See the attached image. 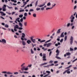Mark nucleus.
<instances>
[{
	"instance_id": "1",
	"label": "nucleus",
	"mask_w": 77,
	"mask_h": 77,
	"mask_svg": "<svg viewBox=\"0 0 77 77\" xmlns=\"http://www.w3.org/2000/svg\"><path fill=\"white\" fill-rule=\"evenodd\" d=\"M17 29H19V30H23V29L22 27H19L18 25H16L14 27V30L15 31V32H17Z\"/></svg>"
},
{
	"instance_id": "2",
	"label": "nucleus",
	"mask_w": 77,
	"mask_h": 77,
	"mask_svg": "<svg viewBox=\"0 0 77 77\" xmlns=\"http://www.w3.org/2000/svg\"><path fill=\"white\" fill-rule=\"evenodd\" d=\"M56 53H57V54L56 55V56H55V57L58 59H61V58L57 56H59V53H60V52L59 51L58 49H57L56 50Z\"/></svg>"
},
{
	"instance_id": "3",
	"label": "nucleus",
	"mask_w": 77,
	"mask_h": 77,
	"mask_svg": "<svg viewBox=\"0 0 77 77\" xmlns=\"http://www.w3.org/2000/svg\"><path fill=\"white\" fill-rule=\"evenodd\" d=\"M22 37L20 38L21 40H22V41H24V40L27 41V39L26 38H25V36H26L25 34L24 33H22Z\"/></svg>"
},
{
	"instance_id": "4",
	"label": "nucleus",
	"mask_w": 77,
	"mask_h": 77,
	"mask_svg": "<svg viewBox=\"0 0 77 77\" xmlns=\"http://www.w3.org/2000/svg\"><path fill=\"white\" fill-rule=\"evenodd\" d=\"M75 17H74L73 16V15H72L69 18V19H70L71 20L70 21L71 23H73L74 22V20L75 19Z\"/></svg>"
},
{
	"instance_id": "5",
	"label": "nucleus",
	"mask_w": 77,
	"mask_h": 77,
	"mask_svg": "<svg viewBox=\"0 0 77 77\" xmlns=\"http://www.w3.org/2000/svg\"><path fill=\"white\" fill-rule=\"evenodd\" d=\"M43 60L46 61V60H47V59H46V54H43Z\"/></svg>"
},
{
	"instance_id": "6",
	"label": "nucleus",
	"mask_w": 77,
	"mask_h": 77,
	"mask_svg": "<svg viewBox=\"0 0 77 77\" xmlns=\"http://www.w3.org/2000/svg\"><path fill=\"white\" fill-rule=\"evenodd\" d=\"M2 10V8H0V14H2L1 15L2 16H5V15H6V14L4 13V12L3 11H1Z\"/></svg>"
},
{
	"instance_id": "7",
	"label": "nucleus",
	"mask_w": 77,
	"mask_h": 77,
	"mask_svg": "<svg viewBox=\"0 0 77 77\" xmlns=\"http://www.w3.org/2000/svg\"><path fill=\"white\" fill-rule=\"evenodd\" d=\"M2 73H3L4 74H13V73H11L9 72H7L6 71H4L2 72Z\"/></svg>"
},
{
	"instance_id": "8",
	"label": "nucleus",
	"mask_w": 77,
	"mask_h": 77,
	"mask_svg": "<svg viewBox=\"0 0 77 77\" xmlns=\"http://www.w3.org/2000/svg\"><path fill=\"white\" fill-rule=\"evenodd\" d=\"M6 5H3V6L2 7V11H6Z\"/></svg>"
},
{
	"instance_id": "9",
	"label": "nucleus",
	"mask_w": 77,
	"mask_h": 77,
	"mask_svg": "<svg viewBox=\"0 0 77 77\" xmlns=\"http://www.w3.org/2000/svg\"><path fill=\"white\" fill-rule=\"evenodd\" d=\"M70 41V44L71 45H72V43H73V37H72V36L71 37Z\"/></svg>"
},
{
	"instance_id": "10",
	"label": "nucleus",
	"mask_w": 77,
	"mask_h": 77,
	"mask_svg": "<svg viewBox=\"0 0 77 77\" xmlns=\"http://www.w3.org/2000/svg\"><path fill=\"white\" fill-rule=\"evenodd\" d=\"M2 41L0 40V42H2V43L3 42V44H4V43L5 44H6V40L4 39H2Z\"/></svg>"
},
{
	"instance_id": "11",
	"label": "nucleus",
	"mask_w": 77,
	"mask_h": 77,
	"mask_svg": "<svg viewBox=\"0 0 77 77\" xmlns=\"http://www.w3.org/2000/svg\"><path fill=\"white\" fill-rule=\"evenodd\" d=\"M45 5V3H43V5H38V7H39V8H42V7H43Z\"/></svg>"
},
{
	"instance_id": "12",
	"label": "nucleus",
	"mask_w": 77,
	"mask_h": 77,
	"mask_svg": "<svg viewBox=\"0 0 77 77\" xmlns=\"http://www.w3.org/2000/svg\"><path fill=\"white\" fill-rule=\"evenodd\" d=\"M63 33H64V32H63L60 35V37L61 38H63L64 36H65V35H63Z\"/></svg>"
},
{
	"instance_id": "13",
	"label": "nucleus",
	"mask_w": 77,
	"mask_h": 77,
	"mask_svg": "<svg viewBox=\"0 0 77 77\" xmlns=\"http://www.w3.org/2000/svg\"><path fill=\"white\" fill-rule=\"evenodd\" d=\"M25 68H26V66H24L23 67L21 68V69L22 71H24Z\"/></svg>"
},
{
	"instance_id": "14",
	"label": "nucleus",
	"mask_w": 77,
	"mask_h": 77,
	"mask_svg": "<svg viewBox=\"0 0 77 77\" xmlns=\"http://www.w3.org/2000/svg\"><path fill=\"white\" fill-rule=\"evenodd\" d=\"M25 68H26V66H24L23 67L21 68V69L22 71H24Z\"/></svg>"
},
{
	"instance_id": "15",
	"label": "nucleus",
	"mask_w": 77,
	"mask_h": 77,
	"mask_svg": "<svg viewBox=\"0 0 77 77\" xmlns=\"http://www.w3.org/2000/svg\"><path fill=\"white\" fill-rule=\"evenodd\" d=\"M25 68H26V66H24L23 67L21 68V69L22 71H24Z\"/></svg>"
},
{
	"instance_id": "16",
	"label": "nucleus",
	"mask_w": 77,
	"mask_h": 77,
	"mask_svg": "<svg viewBox=\"0 0 77 77\" xmlns=\"http://www.w3.org/2000/svg\"><path fill=\"white\" fill-rule=\"evenodd\" d=\"M27 43V44H30V43H31V42H31V41L29 40H28L27 42H26Z\"/></svg>"
},
{
	"instance_id": "17",
	"label": "nucleus",
	"mask_w": 77,
	"mask_h": 77,
	"mask_svg": "<svg viewBox=\"0 0 77 77\" xmlns=\"http://www.w3.org/2000/svg\"><path fill=\"white\" fill-rule=\"evenodd\" d=\"M51 43H49L47 44V47H49L51 45Z\"/></svg>"
},
{
	"instance_id": "18",
	"label": "nucleus",
	"mask_w": 77,
	"mask_h": 77,
	"mask_svg": "<svg viewBox=\"0 0 77 77\" xmlns=\"http://www.w3.org/2000/svg\"><path fill=\"white\" fill-rule=\"evenodd\" d=\"M20 18L19 17H18L17 19H16V21H17L18 23H20Z\"/></svg>"
},
{
	"instance_id": "19",
	"label": "nucleus",
	"mask_w": 77,
	"mask_h": 77,
	"mask_svg": "<svg viewBox=\"0 0 77 77\" xmlns=\"http://www.w3.org/2000/svg\"><path fill=\"white\" fill-rule=\"evenodd\" d=\"M22 43L23 45H24V46L26 45V43L24 41V40H22Z\"/></svg>"
},
{
	"instance_id": "20",
	"label": "nucleus",
	"mask_w": 77,
	"mask_h": 77,
	"mask_svg": "<svg viewBox=\"0 0 77 77\" xmlns=\"http://www.w3.org/2000/svg\"><path fill=\"white\" fill-rule=\"evenodd\" d=\"M48 63H43L42 64H41L40 65V66H43V65H46Z\"/></svg>"
},
{
	"instance_id": "21",
	"label": "nucleus",
	"mask_w": 77,
	"mask_h": 77,
	"mask_svg": "<svg viewBox=\"0 0 77 77\" xmlns=\"http://www.w3.org/2000/svg\"><path fill=\"white\" fill-rule=\"evenodd\" d=\"M61 30V29H59L57 32V34H59V33H60V30Z\"/></svg>"
},
{
	"instance_id": "22",
	"label": "nucleus",
	"mask_w": 77,
	"mask_h": 77,
	"mask_svg": "<svg viewBox=\"0 0 77 77\" xmlns=\"http://www.w3.org/2000/svg\"><path fill=\"white\" fill-rule=\"evenodd\" d=\"M19 24L20 27H23V24H22V23H21L20 22H19Z\"/></svg>"
},
{
	"instance_id": "23",
	"label": "nucleus",
	"mask_w": 77,
	"mask_h": 77,
	"mask_svg": "<svg viewBox=\"0 0 77 77\" xmlns=\"http://www.w3.org/2000/svg\"><path fill=\"white\" fill-rule=\"evenodd\" d=\"M66 54L67 56H70V55H71V53L69 52H67L66 53Z\"/></svg>"
},
{
	"instance_id": "24",
	"label": "nucleus",
	"mask_w": 77,
	"mask_h": 77,
	"mask_svg": "<svg viewBox=\"0 0 77 77\" xmlns=\"http://www.w3.org/2000/svg\"><path fill=\"white\" fill-rule=\"evenodd\" d=\"M42 50H44V51H46V50H47V48H42Z\"/></svg>"
},
{
	"instance_id": "25",
	"label": "nucleus",
	"mask_w": 77,
	"mask_h": 77,
	"mask_svg": "<svg viewBox=\"0 0 77 77\" xmlns=\"http://www.w3.org/2000/svg\"><path fill=\"white\" fill-rule=\"evenodd\" d=\"M23 24L24 26H27V22H24Z\"/></svg>"
},
{
	"instance_id": "26",
	"label": "nucleus",
	"mask_w": 77,
	"mask_h": 77,
	"mask_svg": "<svg viewBox=\"0 0 77 77\" xmlns=\"http://www.w3.org/2000/svg\"><path fill=\"white\" fill-rule=\"evenodd\" d=\"M31 41L33 43H35V41H36V39H33L31 40Z\"/></svg>"
},
{
	"instance_id": "27",
	"label": "nucleus",
	"mask_w": 77,
	"mask_h": 77,
	"mask_svg": "<svg viewBox=\"0 0 77 77\" xmlns=\"http://www.w3.org/2000/svg\"><path fill=\"white\" fill-rule=\"evenodd\" d=\"M31 54H33L34 53V51H33L32 49H31Z\"/></svg>"
},
{
	"instance_id": "28",
	"label": "nucleus",
	"mask_w": 77,
	"mask_h": 77,
	"mask_svg": "<svg viewBox=\"0 0 77 77\" xmlns=\"http://www.w3.org/2000/svg\"><path fill=\"white\" fill-rule=\"evenodd\" d=\"M33 17H34L35 18L36 17V14H33Z\"/></svg>"
},
{
	"instance_id": "29",
	"label": "nucleus",
	"mask_w": 77,
	"mask_h": 77,
	"mask_svg": "<svg viewBox=\"0 0 77 77\" xmlns=\"http://www.w3.org/2000/svg\"><path fill=\"white\" fill-rule=\"evenodd\" d=\"M52 9V8H46V11H48V10H49V9Z\"/></svg>"
},
{
	"instance_id": "30",
	"label": "nucleus",
	"mask_w": 77,
	"mask_h": 77,
	"mask_svg": "<svg viewBox=\"0 0 77 77\" xmlns=\"http://www.w3.org/2000/svg\"><path fill=\"white\" fill-rule=\"evenodd\" d=\"M38 1H37L35 3V7H36V6H37V5H38Z\"/></svg>"
},
{
	"instance_id": "31",
	"label": "nucleus",
	"mask_w": 77,
	"mask_h": 77,
	"mask_svg": "<svg viewBox=\"0 0 77 77\" xmlns=\"http://www.w3.org/2000/svg\"><path fill=\"white\" fill-rule=\"evenodd\" d=\"M5 27H6L7 28H8L9 27V26H8V25L7 24H6L5 25Z\"/></svg>"
},
{
	"instance_id": "32",
	"label": "nucleus",
	"mask_w": 77,
	"mask_h": 77,
	"mask_svg": "<svg viewBox=\"0 0 77 77\" xmlns=\"http://www.w3.org/2000/svg\"><path fill=\"white\" fill-rule=\"evenodd\" d=\"M24 16L25 17H27V13H24Z\"/></svg>"
},
{
	"instance_id": "33",
	"label": "nucleus",
	"mask_w": 77,
	"mask_h": 77,
	"mask_svg": "<svg viewBox=\"0 0 77 77\" xmlns=\"http://www.w3.org/2000/svg\"><path fill=\"white\" fill-rule=\"evenodd\" d=\"M34 38V36H32L30 37V39L31 40V41H32V40H33V38Z\"/></svg>"
},
{
	"instance_id": "34",
	"label": "nucleus",
	"mask_w": 77,
	"mask_h": 77,
	"mask_svg": "<svg viewBox=\"0 0 77 77\" xmlns=\"http://www.w3.org/2000/svg\"><path fill=\"white\" fill-rule=\"evenodd\" d=\"M23 17V14L20 15L19 16V17L20 18H22Z\"/></svg>"
},
{
	"instance_id": "35",
	"label": "nucleus",
	"mask_w": 77,
	"mask_h": 77,
	"mask_svg": "<svg viewBox=\"0 0 77 77\" xmlns=\"http://www.w3.org/2000/svg\"><path fill=\"white\" fill-rule=\"evenodd\" d=\"M50 5H51V3H50V2H48L47 4V5L48 6H50Z\"/></svg>"
},
{
	"instance_id": "36",
	"label": "nucleus",
	"mask_w": 77,
	"mask_h": 77,
	"mask_svg": "<svg viewBox=\"0 0 77 77\" xmlns=\"http://www.w3.org/2000/svg\"><path fill=\"white\" fill-rule=\"evenodd\" d=\"M45 42V40H43L41 41V43H42V42Z\"/></svg>"
},
{
	"instance_id": "37",
	"label": "nucleus",
	"mask_w": 77,
	"mask_h": 77,
	"mask_svg": "<svg viewBox=\"0 0 77 77\" xmlns=\"http://www.w3.org/2000/svg\"><path fill=\"white\" fill-rule=\"evenodd\" d=\"M46 73H48V74H50L51 73V72H50L49 71H46Z\"/></svg>"
},
{
	"instance_id": "38",
	"label": "nucleus",
	"mask_w": 77,
	"mask_h": 77,
	"mask_svg": "<svg viewBox=\"0 0 77 77\" xmlns=\"http://www.w3.org/2000/svg\"><path fill=\"white\" fill-rule=\"evenodd\" d=\"M54 49V48H52L51 49H49L48 50V51H52V50H53Z\"/></svg>"
},
{
	"instance_id": "39",
	"label": "nucleus",
	"mask_w": 77,
	"mask_h": 77,
	"mask_svg": "<svg viewBox=\"0 0 77 77\" xmlns=\"http://www.w3.org/2000/svg\"><path fill=\"white\" fill-rule=\"evenodd\" d=\"M33 11H34V10L33 9H30L29 10V12H33Z\"/></svg>"
},
{
	"instance_id": "40",
	"label": "nucleus",
	"mask_w": 77,
	"mask_h": 77,
	"mask_svg": "<svg viewBox=\"0 0 77 77\" xmlns=\"http://www.w3.org/2000/svg\"><path fill=\"white\" fill-rule=\"evenodd\" d=\"M24 11V9H23L22 10H20L19 11V12H23Z\"/></svg>"
},
{
	"instance_id": "41",
	"label": "nucleus",
	"mask_w": 77,
	"mask_h": 77,
	"mask_svg": "<svg viewBox=\"0 0 77 77\" xmlns=\"http://www.w3.org/2000/svg\"><path fill=\"white\" fill-rule=\"evenodd\" d=\"M28 67H26V68H25L24 69V70L25 71H27V70H28Z\"/></svg>"
},
{
	"instance_id": "42",
	"label": "nucleus",
	"mask_w": 77,
	"mask_h": 77,
	"mask_svg": "<svg viewBox=\"0 0 77 77\" xmlns=\"http://www.w3.org/2000/svg\"><path fill=\"white\" fill-rule=\"evenodd\" d=\"M66 39H67V36L66 35L64 38V41H66Z\"/></svg>"
},
{
	"instance_id": "43",
	"label": "nucleus",
	"mask_w": 77,
	"mask_h": 77,
	"mask_svg": "<svg viewBox=\"0 0 77 77\" xmlns=\"http://www.w3.org/2000/svg\"><path fill=\"white\" fill-rule=\"evenodd\" d=\"M51 41V39H50L49 40L47 41L46 42H45V43H47V42H50Z\"/></svg>"
},
{
	"instance_id": "44",
	"label": "nucleus",
	"mask_w": 77,
	"mask_h": 77,
	"mask_svg": "<svg viewBox=\"0 0 77 77\" xmlns=\"http://www.w3.org/2000/svg\"><path fill=\"white\" fill-rule=\"evenodd\" d=\"M41 9V8H36V10L37 11H39Z\"/></svg>"
},
{
	"instance_id": "45",
	"label": "nucleus",
	"mask_w": 77,
	"mask_h": 77,
	"mask_svg": "<svg viewBox=\"0 0 77 77\" xmlns=\"http://www.w3.org/2000/svg\"><path fill=\"white\" fill-rule=\"evenodd\" d=\"M52 53V52L51 51H50V52L49 54V56H50L51 55V54Z\"/></svg>"
},
{
	"instance_id": "46",
	"label": "nucleus",
	"mask_w": 77,
	"mask_h": 77,
	"mask_svg": "<svg viewBox=\"0 0 77 77\" xmlns=\"http://www.w3.org/2000/svg\"><path fill=\"white\" fill-rule=\"evenodd\" d=\"M76 60H77V58H76V59H75L74 60H73L72 61V63H74V62H75V61H76Z\"/></svg>"
},
{
	"instance_id": "47",
	"label": "nucleus",
	"mask_w": 77,
	"mask_h": 77,
	"mask_svg": "<svg viewBox=\"0 0 77 77\" xmlns=\"http://www.w3.org/2000/svg\"><path fill=\"white\" fill-rule=\"evenodd\" d=\"M8 8H9V9H12V7H9L8 6H7Z\"/></svg>"
},
{
	"instance_id": "48",
	"label": "nucleus",
	"mask_w": 77,
	"mask_h": 77,
	"mask_svg": "<svg viewBox=\"0 0 77 77\" xmlns=\"http://www.w3.org/2000/svg\"><path fill=\"white\" fill-rule=\"evenodd\" d=\"M56 4H54V5H52V7L51 8H53V7H54V6H56Z\"/></svg>"
},
{
	"instance_id": "49",
	"label": "nucleus",
	"mask_w": 77,
	"mask_h": 77,
	"mask_svg": "<svg viewBox=\"0 0 77 77\" xmlns=\"http://www.w3.org/2000/svg\"><path fill=\"white\" fill-rule=\"evenodd\" d=\"M32 66V64L30 65H29L28 66H27V68H28V67H29V68H30Z\"/></svg>"
},
{
	"instance_id": "50",
	"label": "nucleus",
	"mask_w": 77,
	"mask_h": 77,
	"mask_svg": "<svg viewBox=\"0 0 77 77\" xmlns=\"http://www.w3.org/2000/svg\"><path fill=\"white\" fill-rule=\"evenodd\" d=\"M69 26H70V23H69L67 24V27H69Z\"/></svg>"
},
{
	"instance_id": "51",
	"label": "nucleus",
	"mask_w": 77,
	"mask_h": 77,
	"mask_svg": "<svg viewBox=\"0 0 77 77\" xmlns=\"http://www.w3.org/2000/svg\"><path fill=\"white\" fill-rule=\"evenodd\" d=\"M49 74H48H48H47V75H45L43 77H46L47 76H48V75H49Z\"/></svg>"
},
{
	"instance_id": "52",
	"label": "nucleus",
	"mask_w": 77,
	"mask_h": 77,
	"mask_svg": "<svg viewBox=\"0 0 77 77\" xmlns=\"http://www.w3.org/2000/svg\"><path fill=\"white\" fill-rule=\"evenodd\" d=\"M20 21L21 22H23V18H21L20 19Z\"/></svg>"
},
{
	"instance_id": "53",
	"label": "nucleus",
	"mask_w": 77,
	"mask_h": 77,
	"mask_svg": "<svg viewBox=\"0 0 77 77\" xmlns=\"http://www.w3.org/2000/svg\"><path fill=\"white\" fill-rule=\"evenodd\" d=\"M23 73L25 74H29V72H23Z\"/></svg>"
},
{
	"instance_id": "54",
	"label": "nucleus",
	"mask_w": 77,
	"mask_h": 77,
	"mask_svg": "<svg viewBox=\"0 0 77 77\" xmlns=\"http://www.w3.org/2000/svg\"><path fill=\"white\" fill-rule=\"evenodd\" d=\"M66 72L67 74H70L71 72H70V71H67Z\"/></svg>"
},
{
	"instance_id": "55",
	"label": "nucleus",
	"mask_w": 77,
	"mask_h": 77,
	"mask_svg": "<svg viewBox=\"0 0 77 77\" xmlns=\"http://www.w3.org/2000/svg\"><path fill=\"white\" fill-rule=\"evenodd\" d=\"M70 51H73V49L72 48H70Z\"/></svg>"
},
{
	"instance_id": "56",
	"label": "nucleus",
	"mask_w": 77,
	"mask_h": 77,
	"mask_svg": "<svg viewBox=\"0 0 77 77\" xmlns=\"http://www.w3.org/2000/svg\"><path fill=\"white\" fill-rule=\"evenodd\" d=\"M24 65H25V63H23L22 65H21V67L23 66H24Z\"/></svg>"
},
{
	"instance_id": "57",
	"label": "nucleus",
	"mask_w": 77,
	"mask_h": 77,
	"mask_svg": "<svg viewBox=\"0 0 77 77\" xmlns=\"http://www.w3.org/2000/svg\"><path fill=\"white\" fill-rule=\"evenodd\" d=\"M63 39H61L60 41V42H63Z\"/></svg>"
},
{
	"instance_id": "58",
	"label": "nucleus",
	"mask_w": 77,
	"mask_h": 77,
	"mask_svg": "<svg viewBox=\"0 0 77 77\" xmlns=\"http://www.w3.org/2000/svg\"><path fill=\"white\" fill-rule=\"evenodd\" d=\"M41 9L42 11H43L44 10V8L42 7L41 8Z\"/></svg>"
},
{
	"instance_id": "59",
	"label": "nucleus",
	"mask_w": 77,
	"mask_h": 77,
	"mask_svg": "<svg viewBox=\"0 0 77 77\" xmlns=\"http://www.w3.org/2000/svg\"><path fill=\"white\" fill-rule=\"evenodd\" d=\"M40 56H41V57H42V53H40Z\"/></svg>"
},
{
	"instance_id": "60",
	"label": "nucleus",
	"mask_w": 77,
	"mask_h": 77,
	"mask_svg": "<svg viewBox=\"0 0 77 77\" xmlns=\"http://www.w3.org/2000/svg\"><path fill=\"white\" fill-rule=\"evenodd\" d=\"M53 62V61L52 60H50V62H49V63H52Z\"/></svg>"
},
{
	"instance_id": "61",
	"label": "nucleus",
	"mask_w": 77,
	"mask_h": 77,
	"mask_svg": "<svg viewBox=\"0 0 77 77\" xmlns=\"http://www.w3.org/2000/svg\"><path fill=\"white\" fill-rule=\"evenodd\" d=\"M49 66H50V65H48L47 66H44V67H45V68H46L47 67H48Z\"/></svg>"
},
{
	"instance_id": "62",
	"label": "nucleus",
	"mask_w": 77,
	"mask_h": 77,
	"mask_svg": "<svg viewBox=\"0 0 77 77\" xmlns=\"http://www.w3.org/2000/svg\"><path fill=\"white\" fill-rule=\"evenodd\" d=\"M6 13L8 14V15H11V13H8V12H6Z\"/></svg>"
},
{
	"instance_id": "63",
	"label": "nucleus",
	"mask_w": 77,
	"mask_h": 77,
	"mask_svg": "<svg viewBox=\"0 0 77 77\" xmlns=\"http://www.w3.org/2000/svg\"><path fill=\"white\" fill-rule=\"evenodd\" d=\"M18 72H14V74H18Z\"/></svg>"
},
{
	"instance_id": "64",
	"label": "nucleus",
	"mask_w": 77,
	"mask_h": 77,
	"mask_svg": "<svg viewBox=\"0 0 77 77\" xmlns=\"http://www.w3.org/2000/svg\"><path fill=\"white\" fill-rule=\"evenodd\" d=\"M66 71H67V70H66L63 73V74H65L66 72Z\"/></svg>"
}]
</instances>
